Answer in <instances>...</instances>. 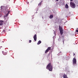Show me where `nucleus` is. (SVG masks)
<instances>
[{
    "mask_svg": "<svg viewBox=\"0 0 78 78\" xmlns=\"http://www.w3.org/2000/svg\"><path fill=\"white\" fill-rule=\"evenodd\" d=\"M76 32H77V33H78V30H76Z\"/></svg>",
    "mask_w": 78,
    "mask_h": 78,
    "instance_id": "20",
    "label": "nucleus"
},
{
    "mask_svg": "<svg viewBox=\"0 0 78 78\" xmlns=\"http://www.w3.org/2000/svg\"><path fill=\"white\" fill-rule=\"evenodd\" d=\"M7 17V16H6V15H5L4 16V17L5 18V17Z\"/></svg>",
    "mask_w": 78,
    "mask_h": 78,
    "instance_id": "19",
    "label": "nucleus"
},
{
    "mask_svg": "<svg viewBox=\"0 0 78 78\" xmlns=\"http://www.w3.org/2000/svg\"><path fill=\"white\" fill-rule=\"evenodd\" d=\"M73 64L74 66L75 64L76 65V59L75 58H73Z\"/></svg>",
    "mask_w": 78,
    "mask_h": 78,
    "instance_id": "3",
    "label": "nucleus"
},
{
    "mask_svg": "<svg viewBox=\"0 0 78 78\" xmlns=\"http://www.w3.org/2000/svg\"><path fill=\"white\" fill-rule=\"evenodd\" d=\"M71 2H72V1L73 0H70Z\"/></svg>",
    "mask_w": 78,
    "mask_h": 78,
    "instance_id": "25",
    "label": "nucleus"
},
{
    "mask_svg": "<svg viewBox=\"0 0 78 78\" xmlns=\"http://www.w3.org/2000/svg\"><path fill=\"white\" fill-rule=\"evenodd\" d=\"M8 13L6 14V16H8V13H9V11H8Z\"/></svg>",
    "mask_w": 78,
    "mask_h": 78,
    "instance_id": "16",
    "label": "nucleus"
},
{
    "mask_svg": "<svg viewBox=\"0 0 78 78\" xmlns=\"http://www.w3.org/2000/svg\"><path fill=\"white\" fill-rule=\"evenodd\" d=\"M42 1H41L38 4V6H40L42 4Z\"/></svg>",
    "mask_w": 78,
    "mask_h": 78,
    "instance_id": "12",
    "label": "nucleus"
},
{
    "mask_svg": "<svg viewBox=\"0 0 78 78\" xmlns=\"http://www.w3.org/2000/svg\"><path fill=\"white\" fill-rule=\"evenodd\" d=\"M65 7L66 8H69V6L68 5H67V4H66Z\"/></svg>",
    "mask_w": 78,
    "mask_h": 78,
    "instance_id": "10",
    "label": "nucleus"
},
{
    "mask_svg": "<svg viewBox=\"0 0 78 78\" xmlns=\"http://www.w3.org/2000/svg\"><path fill=\"white\" fill-rule=\"evenodd\" d=\"M4 23H5V22H4V21L2 20H1L0 21V26L1 25H3Z\"/></svg>",
    "mask_w": 78,
    "mask_h": 78,
    "instance_id": "7",
    "label": "nucleus"
},
{
    "mask_svg": "<svg viewBox=\"0 0 78 78\" xmlns=\"http://www.w3.org/2000/svg\"><path fill=\"white\" fill-rule=\"evenodd\" d=\"M8 9H6L5 10V12H7V11H8Z\"/></svg>",
    "mask_w": 78,
    "mask_h": 78,
    "instance_id": "15",
    "label": "nucleus"
},
{
    "mask_svg": "<svg viewBox=\"0 0 78 78\" xmlns=\"http://www.w3.org/2000/svg\"><path fill=\"white\" fill-rule=\"evenodd\" d=\"M59 0H56V2H58Z\"/></svg>",
    "mask_w": 78,
    "mask_h": 78,
    "instance_id": "24",
    "label": "nucleus"
},
{
    "mask_svg": "<svg viewBox=\"0 0 78 78\" xmlns=\"http://www.w3.org/2000/svg\"><path fill=\"white\" fill-rule=\"evenodd\" d=\"M3 6H2L1 7V9H3Z\"/></svg>",
    "mask_w": 78,
    "mask_h": 78,
    "instance_id": "14",
    "label": "nucleus"
},
{
    "mask_svg": "<svg viewBox=\"0 0 78 78\" xmlns=\"http://www.w3.org/2000/svg\"><path fill=\"white\" fill-rule=\"evenodd\" d=\"M41 42H42L40 40L37 43V45H39L40 44H41Z\"/></svg>",
    "mask_w": 78,
    "mask_h": 78,
    "instance_id": "9",
    "label": "nucleus"
},
{
    "mask_svg": "<svg viewBox=\"0 0 78 78\" xmlns=\"http://www.w3.org/2000/svg\"><path fill=\"white\" fill-rule=\"evenodd\" d=\"M4 55H7L6 52H4L3 53Z\"/></svg>",
    "mask_w": 78,
    "mask_h": 78,
    "instance_id": "13",
    "label": "nucleus"
},
{
    "mask_svg": "<svg viewBox=\"0 0 78 78\" xmlns=\"http://www.w3.org/2000/svg\"><path fill=\"white\" fill-rule=\"evenodd\" d=\"M70 5L72 8H75V4L73 2H70Z\"/></svg>",
    "mask_w": 78,
    "mask_h": 78,
    "instance_id": "4",
    "label": "nucleus"
},
{
    "mask_svg": "<svg viewBox=\"0 0 78 78\" xmlns=\"http://www.w3.org/2000/svg\"><path fill=\"white\" fill-rule=\"evenodd\" d=\"M53 15H51L49 17V18L50 19H52V18H53Z\"/></svg>",
    "mask_w": 78,
    "mask_h": 78,
    "instance_id": "11",
    "label": "nucleus"
},
{
    "mask_svg": "<svg viewBox=\"0 0 78 78\" xmlns=\"http://www.w3.org/2000/svg\"><path fill=\"white\" fill-rule=\"evenodd\" d=\"M46 69L49 70V71H51L53 70V65L50 63H48L46 67Z\"/></svg>",
    "mask_w": 78,
    "mask_h": 78,
    "instance_id": "1",
    "label": "nucleus"
},
{
    "mask_svg": "<svg viewBox=\"0 0 78 78\" xmlns=\"http://www.w3.org/2000/svg\"><path fill=\"white\" fill-rule=\"evenodd\" d=\"M73 55V56H75V53H74Z\"/></svg>",
    "mask_w": 78,
    "mask_h": 78,
    "instance_id": "21",
    "label": "nucleus"
},
{
    "mask_svg": "<svg viewBox=\"0 0 78 78\" xmlns=\"http://www.w3.org/2000/svg\"><path fill=\"white\" fill-rule=\"evenodd\" d=\"M50 54H48V55L47 56L48 58V57H49V56H50Z\"/></svg>",
    "mask_w": 78,
    "mask_h": 78,
    "instance_id": "17",
    "label": "nucleus"
},
{
    "mask_svg": "<svg viewBox=\"0 0 78 78\" xmlns=\"http://www.w3.org/2000/svg\"><path fill=\"white\" fill-rule=\"evenodd\" d=\"M59 30L61 35H62V34H63V30L62 27L60 26H59Z\"/></svg>",
    "mask_w": 78,
    "mask_h": 78,
    "instance_id": "2",
    "label": "nucleus"
},
{
    "mask_svg": "<svg viewBox=\"0 0 78 78\" xmlns=\"http://www.w3.org/2000/svg\"><path fill=\"white\" fill-rule=\"evenodd\" d=\"M51 50V47H48L47 49L45 51V53H47L48 52V51H49V50Z\"/></svg>",
    "mask_w": 78,
    "mask_h": 78,
    "instance_id": "5",
    "label": "nucleus"
},
{
    "mask_svg": "<svg viewBox=\"0 0 78 78\" xmlns=\"http://www.w3.org/2000/svg\"><path fill=\"white\" fill-rule=\"evenodd\" d=\"M6 22H7V20H6L5 21V23H6Z\"/></svg>",
    "mask_w": 78,
    "mask_h": 78,
    "instance_id": "23",
    "label": "nucleus"
},
{
    "mask_svg": "<svg viewBox=\"0 0 78 78\" xmlns=\"http://www.w3.org/2000/svg\"><path fill=\"white\" fill-rule=\"evenodd\" d=\"M31 40H30L29 41V43H31Z\"/></svg>",
    "mask_w": 78,
    "mask_h": 78,
    "instance_id": "18",
    "label": "nucleus"
},
{
    "mask_svg": "<svg viewBox=\"0 0 78 78\" xmlns=\"http://www.w3.org/2000/svg\"><path fill=\"white\" fill-rule=\"evenodd\" d=\"M63 78H68V77H67V76L66 75V74H64L63 75Z\"/></svg>",
    "mask_w": 78,
    "mask_h": 78,
    "instance_id": "8",
    "label": "nucleus"
},
{
    "mask_svg": "<svg viewBox=\"0 0 78 78\" xmlns=\"http://www.w3.org/2000/svg\"><path fill=\"white\" fill-rule=\"evenodd\" d=\"M34 39L35 41H36L37 40V35L36 34L34 35Z\"/></svg>",
    "mask_w": 78,
    "mask_h": 78,
    "instance_id": "6",
    "label": "nucleus"
},
{
    "mask_svg": "<svg viewBox=\"0 0 78 78\" xmlns=\"http://www.w3.org/2000/svg\"><path fill=\"white\" fill-rule=\"evenodd\" d=\"M63 43H64V40H63Z\"/></svg>",
    "mask_w": 78,
    "mask_h": 78,
    "instance_id": "22",
    "label": "nucleus"
}]
</instances>
